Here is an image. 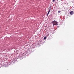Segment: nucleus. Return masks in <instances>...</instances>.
Segmentation results:
<instances>
[{
	"mask_svg": "<svg viewBox=\"0 0 74 74\" xmlns=\"http://www.w3.org/2000/svg\"><path fill=\"white\" fill-rule=\"evenodd\" d=\"M46 38H47V37H45L44 38V40H45V39H46Z\"/></svg>",
	"mask_w": 74,
	"mask_h": 74,
	"instance_id": "obj_4",
	"label": "nucleus"
},
{
	"mask_svg": "<svg viewBox=\"0 0 74 74\" xmlns=\"http://www.w3.org/2000/svg\"><path fill=\"white\" fill-rule=\"evenodd\" d=\"M73 12L72 11L70 12V15H73Z\"/></svg>",
	"mask_w": 74,
	"mask_h": 74,
	"instance_id": "obj_2",
	"label": "nucleus"
},
{
	"mask_svg": "<svg viewBox=\"0 0 74 74\" xmlns=\"http://www.w3.org/2000/svg\"><path fill=\"white\" fill-rule=\"evenodd\" d=\"M47 36H49V34H48V35H47Z\"/></svg>",
	"mask_w": 74,
	"mask_h": 74,
	"instance_id": "obj_8",
	"label": "nucleus"
},
{
	"mask_svg": "<svg viewBox=\"0 0 74 74\" xmlns=\"http://www.w3.org/2000/svg\"><path fill=\"white\" fill-rule=\"evenodd\" d=\"M51 6L50 7V8H49V10L50 11H51Z\"/></svg>",
	"mask_w": 74,
	"mask_h": 74,
	"instance_id": "obj_6",
	"label": "nucleus"
},
{
	"mask_svg": "<svg viewBox=\"0 0 74 74\" xmlns=\"http://www.w3.org/2000/svg\"><path fill=\"white\" fill-rule=\"evenodd\" d=\"M50 10H49V11H48V13H47V15H48L49 14V12H50Z\"/></svg>",
	"mask_w": 74,
	"mask_h": 74,
	"instance_id": "obj_3",
	"label": "nucleus"
},
{
	"mask_svg": "<svg viewBox=\"0 0 74 74\" xmlns=\"http://www.w3.org/2000/svg\"><path fill=\"white\" fill-rule=\"evenodd\" d=\"M53 2L55 1V0H53Z\"/></svg>",
	"mask_w": 74,
	"mask_h": 74,
	"instance_id": "obj_7",
	"label": "nucleus"
},
{
	"mask_svg": "<svg viewBox=\"0 0 74 74\" xmlns=\"http://www.w3.org/2000/svg\"><path fill=\"white\" fill-rule=\"evenodd\" d=\"M61 12V11L60 10L58 12V13H60Z\"/></svg>",
	"mask_w": 74,
	"mask_h": 74,
	"instance_id": "obj_5",
	"label": "nucleus"
},
{
	"mask_svg": "<svg viewBox=\"0 0 74 74\" xmlns=\"http://www.w3.org/2000/svg\"><path fill=\"white\" fill-rule=\"evenodd\" d=\"M52 23H53V25H58V23L57 22L55 21H52Z\"/></svg>",
	"mask_w": 74,
	"mask_h": 74,
	"instance_id": "obj_1",
	"label": "nucleus"
}]
</instances>
